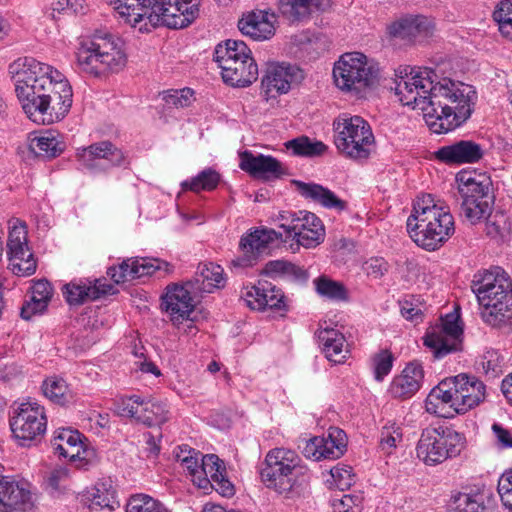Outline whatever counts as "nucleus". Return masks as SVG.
Wrapping results in <instances>:
<instances>
[{
	"label": "nucleus",
	"mask_w": 512,
	"mask_h": 512,
	"mask_svg": "<svg viewBox=\"0 0 512 512\" xmlns=\"http://www.w3.org/2000/svg\"><path fill=\"white\" fill-rule=\"evenodd\" d=\"M395 75L394 90L400 102L422 110L433 133L452 131L471 116L477 100L473 86L450 78L439 79L427 67H399Z\"/></svg>",
	"instance_id": "nucleus-1"
},
{
	"label": "nucleus",
	"mask_w": 512,
	"mask_h": 512,
	"mask_svg": "<svg viewBox=\"0 0 512 512\" xmlns=\"http://www.w3.org/2000/svg\"><path fill=\"white\" fill-rule=\"evenodd\" d=\"M8 72L24 113L37 124H53L66 117L73 91L66 77L31 57L13 61Z\"/></svg>",
	"instance_id": "nucleus-2"
},
{
	"label": "nucleus",
	"mask_w": 512,
	"mask_h": 512,
	"mask_svg": "<svg viewBox=\"0 0 512 512\" xmlns=\"http://www.w3.org/2000/svg\"><path fill=\"white\" fill-rule=\"evenodd\" d=\"M119 16L132 27L143 18L152 25L181 29L199 16L200 0H108Z\"/></svg>",
	"instance_id": "nucleus-3"
},
{
	"label": "nucleus",
	"mask_w": 512,
	"mask_h": 512,
	"mask_svg": "<svg viewBox=\"0 0 512 512\" xmlns=\"http://www.w3.org/2000/svg\"><path fill=\"white\" fill-rule=\"evenodd\" d=\"M486 398V386L475 376L459 374L441 381L428 394L426 411L440 417L464 414Z\"/></svg>",
	"instance_id": "nucleus-4"
},
{
	"label": "nucleus",
	"mask_w": 512,
	"mask_h": 512,
	"mask_svg": "<svg viewBox=\"0 0 512 512\" xmlns=\"http://www.w3.org/2000/svg\"><path fill=\"white\" fill-rule=\"evenodd\" d=\"M407 231L419 247L434 251L454 234V218L448 207L434 202L432 195H422L407 219Z\"/></svg>",
	"instance_id": "nucleus-5"
},
{
	"label": "nucleus",
	"mask_w": 512,
	"mask_h": 512,
	"mask_svg": "<svg viewBox=\"0 0 512 512\" xmlns=\"http://www.w3.org/2000/svg\"><path fill=\"white\" fill-rule=\"evenodd\" d=\"M260 476L267 488L290 498L300 494L309 481L310 473L295 451L274 448L266 454Z\"/></svg>",
	"instance_id": "nucleus-6"
},
{
	"label": "nucleus",
	"mask_w": 512,
	"mask_h": 512,
	"mask_svg": "<svg viewBox=\"0 0 512 512\" xmlns=\"http://www.w3.org/2000/svg\"><path fill=\"white\" fill-rule=\"evenodd\" d=\"M511 287L508 276L499 268L474 275L471 289L477 298L480 315L485 323L499 326L510 318L512 315Z\"/></svg>",
	"instance_id": "nucleus-7"
},
{
	"label": "nucleus",
	"mask_w": 512,
	"mask_h": 512,
	"mask_svg": "<svg viewBox=\"0 0 512 512\" xmlns=\"http://www.w3.org/2000/svg\"><path fill=\"white\" fill-rule=\"evenodd\" d=\"M76 58L79 70L95 77L119 71L126 63L119 40L105 31H96L82 40Z\"/></svg>",
	"instance_id": "nucleus-8"
},
{
	"label": "nucleus",
	"mask_w": 512,
	"mask_h": 512,
	"mask_svg": "<svg viewBox=\"0 0 512 512\" xmlns=\"http://www.w3.org/2000/svg\"><path fill=\"white\" fill-rule=\"evenodd\" d=\"M457 181L459 197L456 201L460 215L473 225L486 220L493 205L490 179L485 175L464 172L457 175Z\"/></svg>",
	"instance_id": "nucleus-9"
},
{
	"label": "nucleus",
	"mask_w": 512,
	"mask_h": 512,
	"mask_svg": "<svg viewBox=\"0 0 512 512\" xmlns=\"http://www.w3.org/2000/svg\"><path fill=\"white\" fill-rule=\"evenodd\" d=\"M335 84L343 91L360 95L378 80L379 67L360 52L343 54L333 68Z\"/></svg>",
	"instance_id": "nucleus-10"
},
{
	"label": "nucleus",
	"mask_w": 512,
	"mask_h": 512,
	"mask_svg": "<svg viewBox=\"0 0 512 512\" xmlns=\"http://www.w3.org/2000/svg\"><path fill=\"white\" fill-rule=\"evenodd\" d=\"M338 150L351 159H366L370 155L374 136L370 125L362 117L340 114L333 123Z\"/></svg>",
	"instance_id": "nucleus-11"
},
{
	"label": "nucleus",
	"mask_w": 512,
	"mask_h": 512,
	"mask_svg": "<svg viewBox=\"0 0 512 512\" xmlns=\"http://www.w3.org/2000/svg\"><path fill=\"white\" fill-rule=\"evenodd\" d=\"M464 444L463 435L451 428L428 427L421 433L416 453L421 461L432 466L458 456Z\"/></svg>",
	"instance_id": "nucleus-12"
},
{
	"label": "nucleus",
	"mask_w": 512,
	"mask_h": 512,
	"mask_svg": "<svg viewBox=\"0 0 512 512\" xmlns=\"http://www.w3.org/2000/svg\"><path fill=\"white\" fill-rule=\"evenodd\" d=\"M46 425L44 407L36 401L21 403L10 418L11 431L24 446L43 436Z\"/></svg>",
	"instance_id": "nucleus-13"
},
{
	"label": "nucleus",
	"mask_w": 512,
	"mask_h": 512,
	"mask_svg": "<svg viewBox=\"0 0 512 512\" xmlns=\"http://www.w3.org/2000/svg\"><path fill=\"white\" fill-rule=\"evenodd\" d=\"M462 333L459 317L449 313L440 319V323L428 329L424 345L431 349L436 359H440L461 349Z\"/></svg>",
	"instance_id": "nucleus-14"
},
{
	"label": "nucleus",
	"mask_w": 512,
	"mask_h": 512,
	"mask_svg": "<svg viewBox=\"0 0 512 512\" xmlns=\"http://www.w3.org/2000/svg\"><path fill=\"white\" fill-rule=\"evenodd\" d=\"M116 412L122 417L135 419L145 426H160L169 419V410L166 404L144 400L138 395L121 397L115 402Z\"/></svg>",
	"instance_id": "nucleus-15"
},
{
	"label": "nucleus",
	"mask_w": 512,
	"mask_h": 512,
	"mask_svg": "<svg viewBox=\"0 0 512 512\" xmlns=\"http://www.w3.org/2000/svg\"><path fill=\"white\" fill-rule=\"evenodd\" d=\"M283 234L273 229H254L241 237L239 248L241 255L232 260L234 267L247 268L268 255L277 240H282Z\"/></svg>",
	"instance_id": "nucleus-16"
},
{
	"label": "nucleus",
	"mask_w": 512,
	"mask_h": 512,
	"mask_svg": "<svg viewBox=\"0 0 512 512\" xmlns=\"http://www.w3.org/2000/svg\"><path fill=\"white\" fill-rule=\"evenodd\" d=\"M77 158L82 166L94 171H106L126 163L124 153L108 141L98 142L78 150Z\"/></svg>",
	"instance_id": "nucleus-17"
},
{
	"label": "nucleus",
	"mask_w": 512,
	"mask_h": 512,
	"mask_svg": "<svg viewBox=\"0 0 512 512\" xmlns=\"http://www.w3.org/2000/svg\"><path fill=\"white\" fill-rule=\"evenodd\" d=\"M157 271L169 274L173 266L157 258H130L122 261L118 266L110 267L107 274L119 284L143 276L153 275Z\"/></svg>",
	"instance_id": "nucleus-18"
},
{
	"label": "nucleus",
	"mask_w": 512,
	"mask_h": 512,
	"mask_svg": "<svg viewBox=\"0 0 512 512\" xmlns=\"http://www.w3.org/2000/svg\"><path fill=\"white\" fill-rule=\"evenodd\" d=\"M34 500L30 485L9 476L0 477V512H31Z\"/></svg>",
	"instance_id": "nucleus-19"
},
{
	"label": "nucleus",
	"mask_w": 512,
	"mask_h": 512,
	"mask_svg": "<svg viewBox=\"0 0 512 512\" xmlns=\"http://www.w3.org/2000/svg\"><path fill=\"white\" fill-rule=\"evenodd\" d=\"M241 299L253 310L285 308L284 293L267 281H259L257 285L244 287L241 290Z\"/></svg>",
	"instance_id": "nucleus-20"
},
{
	"label": "nucleus",
	"mask_w": 512,
	"mask_h": 512,
	"mask_svg": "<svg viewBox=\"0 0 512 512\" xmlns=\"http://www.w3.org/2000/svg\"><path fill=\"white\" fill-rule=\"evenodd\" d=\"M51 445L59 456L69 458L71 461L79 459L88 462L94 456V450L86 446L82 435L77 430L69 428L56 430Z\"/></svg>",
	"instance_id": "nucleus-21"
},
{
	"label": "nucleus",
	"mask_w": 512,
	"mask_h": 512,
	"mask_svg": "<svg viewBox=\"0 0 512 512\" xmlns=\"http://www.w3.org/2000/svg\"><path fill=\"white\" fill-rule=\"evenodd\" d=\"M188 286H191V283L168 285L162 297V306L174 323L188 319L194 310L195 305Z\"/></svg>",
	"instance_id": "nucleus-22"
},
{
	"label": "nucleus",
	"mask_w": 512,
	"mask_h": 512,
	"mask_svg": "<svg viewBox=\"0 0 512 512\" xmlns=\"http://www.w3.org/2000/svg\"><path fill=\"white\" fill-rule=\"evenodd\" d=\"M303 77L302 70L296 65L274 63L268 66L262 86L267 93L285 94L290 90L292 83L301 81Z\"/></svg>",
	"instance_id": "nucleus-23"
},
{
	"label": "nucleus",
	"mask_w": 512,
	"mask_h": 512,
	"mask_svg": "<svg viewBox=\"0 0 512 512\" xmlns=\"http://www.w3.org/2000/svg\"><path fill=\"white\" fill-rule=\"evenodd\" d=\"M483 155V147L472 140H460L435 152L436 159L446 164L476 163Z\"/></svg>",
	"instance_id": "nucleus-24"
},
{
	"label": "nucleus",
	"mask_w": 512,
	"mask_h": 512,
	"mask_svg": "<svg viewBox=\"0 0 512 512\" xmlns=\"http://www.w3.org/2000/svg\"><path fill=\"white\" fill-rule=\"evenodd\" d=\"M240 168L249 174L266 180L280 178L287 174L286 167L276 158L245 151L241 154Z\"/></svg>",
	"instance_id": "nucleus-25"
},
{
	"label": "nucleus",
	"mask_w": 512,
	"mask_h": 512,
	"mask_svg": "<svg viewBox=\"0 0 512 512\" xmlns=\"http://www.w3.org/2000/svg\"><path fill=\"white\" fill-rule=\"evenodd\" d=\"M299 223L294 232L292 240L296 241L297 248H314L320 245L325 239V227L322 220L314 213L299 211Z\"/></svg>",
	"instance_id": "nucleus-26"
},
{
	"label": "nucleus",
	"mask_w": 512,
	"mask_h": 512,
	"mask_svg": "<svg viewBox=\"0 0 512 512\" xmlns=\"http://www.w3.org/2000/svg\"><path fill=\"white\" fill-rule=\"evenodd\" d=\"M432 22L425 16L415 15L402 17L393 22L388 31L390 36L406 42H414L426 37L433 31Z\"/></svg>",
	"instance_id": "nucleus-27"
},
{
	"label": "nucleus",
	"mask_w": 512,
	"mask_h": 512,
	"mask_svg": "<svg viewBox=\"0 0 512 512\" xmlns=\"http://www.w3.org/2000/svg\"><path fill=\"white\" fill-rule=\"evenodd\" d=\"M275 15L267 11H253L238 21V28L242 34L253 40L261 41L274 35Z\"/></svg>",
	"instance_id": "nucleus-28"
},
{
	"label": "nucleus",
	"mask_w": 512,
	"mask_h": 512,
	"mask_svg": "<svg viewBox=\"0 0 512 512\" xmlns=\"http://www.w3.org/2000/svg\"><path fill=\"white\" fill-rule=\"evenodd\" d=\"M423 377L424 373L421 364L411 362L400 375L394 377L390 384L389 392L394 398H410L419 390Z\"/></svg>",
	"instance_id": "nucleus-29"
},
{
	"label": "nucleus",
	"mask_w": 512,
	"mask_h": 512,
	"mask_svg": "<svg viewBox=\"0 0 512 512\" xmlns=\"http://www.w3.org/2000/svg\"><path fill=\"white\" fill-rule=\"evenodd\" d=\"M291 183L302 197L316 202L327 209L341 212L347 208L346 201L340 199L333 191L320 184L305 183L300 180H292Z\"/></svg>",
	"instance_id": "nucleus-30"
},
{
	"label": "nucleus",
	"mask_w": 512,
	"mask_h": 512,
	"mask_svg": "<svg viewBox=\"0 0 512 512\" xmlns=\"http://www.w3.org/2000/svg\"><path fill=\"white\" fill-rule=\"evenodd\" d=\"M221 75L225 83L235 87H246L258 78V67L253 57L236 61L227 68L221 69Z\"/></svg>",
	"instance_id": "nucleus-31"
},
{
	"label": "nucleus",
	"mask_w": 512,
	"mask_h": 512,
	"mask_svg": "<svg viewBox=\"0 0 512 512\" xmlns=\"http://www.w3.org/2000/svg\"><path fill=\"white\" fill-rule=\"evenodd\" d=\"M113 286L103 283L101 280H95L89 283H69L65 286L64 295L70 305H81L88 300H96L101 296L110 293Z\"/></svg>",
	"instance_id": "nucleus-32"
},
{
	"label": "nucleus",
	"mask_w": 512,
	"mask_h": 512,
	"mask_svg": "<svg viewBox=\"0 0 512 512\" xmlns=\"http://www.w3.org/2000/svg\"><path fill=\"white\" fill-rule=\"evenodd\" d=\"M318 340L325 357L332 363H344L349 350L344 335L338 330L324 328L318 331Z\"/></svg>",
	"instance_id": "nucleus-33"
},
{
	"label": "nucleus",
	"mask_w": 512,
	"mask_h": 512,
	"mask_svg": "<svg viewBox=\"0 0 512 512\" xmlns=\"http://www.w3.org/2000/svg\"><path fill=\"white\" fill-rule=\"evenodd\" d=\"M330 0H279V10L288 20L303 21L307 19L313 8L324 9Z\"/></svg>",
	"instance_id": "nucleus-34"
},
{
	"label": "nucleus",
	"mask_w": 512,
	"mask_h": 512,
	"mask_svg": "<svg viewBox=\"0 0 512 512\" xmlns=\"http://www.w3.org/2000/svg\"><path fill=\"white\" fill-rule=\"evenodd\" d=\"M251 50L246 43L241 40L228 39L224 43H219L214 52V60L219 68H227L230 64L247 59Z\"/></svg>",
	"instance_id": "nucleus-35"
},
{
	"label": "nucleus",
	"mask_w": 512,
	"mask_h": 512,
	"mask_svg": "<svg viewBox=\"0 0 512 512\" xmlns=\"http://www.w3.org/2000/svg\"><path fill=\"white\" fill-rule=\"evenodd\" d=\"M28 146L29 150L36 157L43 159H51L58 156L65 147L59 136L52 131L30 138Z\"/></svg>",
	"instance_id": "nucleus-36"
},
{
	"label": "nucleus",
	"mask_w": 512,
	"mask_h": 512,
	"mask_svg": "<svg viewBox=\"0 0 512 512\" xmlns=\"http://www.w3.org/2000/svg\"><path fill=\"white\" fill-rule=\"evenodd\" d=\"M223 268L215 263L198 265L195 281L200 284L199 291L211 293L213 289L224 285Z\"/></svg>",
	"instance_id": "nucleus-37"
},
{
	"label": "nucleus",
	"mask_w": 512,
	"mask_h": 512,
	"mask_svg": "<svg viewBox=\"0 0 512 512\" xmlns=\"http://www.w3.org/2000/svg\"><path fill=\"white\" fill-rule=\"evenodd\" d=\"M8 258L13 274L27 277L35 273L37 263L29 248L8 251Z\"/></svg>",
	"instance_id": "nucleus-38"
},
{
	"label": "nucleus",
	"mask_w": 512,
	"mask_h": 512,
	"mask_svg": "<svg viewBox=\"0 0 512 512\" xmlns=\"http://www.w3.org/2000/svg\"><path fill=\"white\" fill-rule=\"evenodd\" d=\"M226 473L224 462L215 454L201 456L200 472L197 487L207 489L212 480Z\"/></svg>",
	"instance_id": "nucleus-39"
},
{
	"label": "nucleus",
	"mask_w": 512,
	"mask_h": 512,
	"mask_svg": "<svg viewBox=\"0 0 512 512\" xmlns=\"http://www.w3.org/2000/svg\"><path fill=\"white\" fill-rule=\"evenodd\" d=\"M44 396L54 404L64 406L73 400V395L62 378L49 377L42 384Z\"/></svg>",
	"instance_id": "nucleus-40"
},
{
	"label": "nucleus",
	"mask_w": 512,
	"mask_h": 512,
	"mask_svg": "<svg viewBox=\"0 0 512 512\" xmlns=\"http://www.w3.org/2000/svg\"><path fill=\"white\" fill-rule=\"evenodd\" d=\"M322 438L323 442L321 443V451L325 454L324 459H337L344 454L347 439L343 430L339 428H330L328 430V435Z\"/></svg>",
	"instance_id": "nucleus-41"
},
{
	"label": "nucleus",
	"mask_w": 512,
	"mask_h": 512,
	"mask_svg": "<svg viewBox=\"0 0 512 512\" xmlns=\"http://www.w3.org/2000/svg\"><path fill=\"white\" fill-rule=\"evenodd\" d=\"M287 150H291L293 155L303 157H315L324 154L327 146L316 140H311L307 136H300L285 143Z\"/></svg>",
	"instance_id": "nucleus-42"
},
{
	"label": "nucleus",
	"mask_w": 512,
	"mask_h": 512,
	"mask_svg": "<svg viewBox=\"0 0 512 512\" xmlns=\"http://www.w3.org/2000/svg\"><path fill=\"white\" fill-rule=\"evenodd\" d=\"M403 440L401 425L395 422H387L380 432L379 447L385 454H391Z\"/></svg>",
	"instance_id": "nucleus-43"
},
{
	"label": "nucleus",
	"mask_w": 512,
	"mask_h": 512,
	"mask_svg": "<svg viewBox=\"0 0 512 512\" xmlns=\"http://www.w3.org/2000/svg\"><path fill=\"white\" fill-rule=\"evenodd\" d=\"M448 512H484V505L476 496L456 492L451 496L447 506Z\"/></svg>",
	"instance_id": "nucleus-44"
},
{
	"label": "nucleus",
	"mask_w": 512,
	"mask_h": 512,
	"mask_svg": "<svg viewBox=\"0 0 512 512\" xmlns=\"http://www.w3.org/2000/svg\"><path fill=\"white\" fill-rule=\"evenodd\" d=\"M219 180L220 176L216 171L206 169L190 181L183 182L182 187L185 190L188 189L193 192H200L201 190L210 191L217 187Z\"/></svg>",
	"instance_id": "nucleus-45"
},
{
	"label": "nucleus",
	"mask_w": 512,
	"mask_h": 512,
	"mask_svg": "<svg viewBox=\"0 0 512 512\" xmlns=\"http://www.w3.org/2000/svg\"><path fill=\"white\" fill-rule=\"evenodd\" d=\"M126 512H170L162 503L146 494L132 496L127 505Z\"/></svg>",
	"instance_id": "nucleus-46"
},
{
	"label": "nucleus",
	"mask_w": 512,
	"mask_h": 512,
	"mask_svg": "<svg viewBox=\"0 0 512 512\" xmlns=\"http://www.w3.org/2000/svg\"><path fill=\"white\" fill-rule=\"evenodd\" d=\"M165 105L168 108H185L190 106L195 98L194 91L190 88L171 89L165 91L162 96Z\"/></svg>",
	"instance_id": "nucleus-47"
},
{
	"label": "nucleus",
	"mask_w": 512,
	"mask_h": 512,
	"mask_svg": "<svg viewBox=\"0 0 512 512\" xmlns=\"http://www.w3.org/2000/svg\"><path fill=\"white\" fill-rule=\"evenodd\" d=\"M494 20L498 23L500 32L508 38H512V0L501 1L493 13Z\"/></svg>",
	"instance_id": "nucleus-48"
},
{
	"label": "nucleus",
	"mask_w": 512,
	"mask_h": 512,
	"mask_svg": "<svg viewBox=\"0 0 512 512\" xmlns=\"http://www.w3.org/2000/svg\"><path fill=\"white\" fill-rule=\"evenodd\" d=\"M316 291L323 297L332 300H345L347 293L345 287L339 282L320 277L315 280Z\"/></svg>",
	"instance_id": "nucleus-49"
},
{
	"label": "nucleus",
	"mask_w": 512,
	"mask_h": 512,
	"mask_svg": "<svg viewBox=\"0 0 512 512\" xmlns=\"http://www.w3.org/2000/svg\"><path fill=\"white\" fill-rule=\"evenodd\" d=\"M504 358L495 349H487L482 355L479 366L489 377L495 378L502 373Z\"/></svg>",
	"instance_id": "nucleus-50"
},
{
	"label": "nucleus",
	"mask_w": 512,
	"mask_h": 512,
	"mask_svg": "<svg viewBox=\"0 0 512 512\" xmlns=\"http://www.w3.org/2000/svg\"><path fill=\"white\" fill-rule=\"evenodd\" d=\"M330 474L339 490L349 489L355 483L356 476L349 465L337 464L330 469Z\"/></svg>",
	"instance_id": "nucleus-51"
},
{
	"label": "nucleus",
	"mask_w": 512,
	"mask_h": 512,
	"mask_svg": "<svg viewBox=\"0 0 512 512\" xmlns=\"http://www.w3.org/2000/svg\"><path fill=\"white\" fill-rule=\"evenodd\" d=\"M393 365V356L388 350H382L373 357L375 379L382 381L387 376Z\"/></svg>",
	"instance_id": "nucleus-52"
},
{
	"label": "nucleus",
	"mask_w": 512,
	"mask_h": 512,
	"mask_svg": "<svg viewBox=\"0 0 512 512\" xmlns=\"http://www.w3.org/2000/svg\"><path fill=\"white\" fill-rule=\"evenodd\" d=\"M83 501L90 509H102L109 506L110 497L104 488L95 486L83 495Z\"/></svg>",
	"instance_id": "nucleus-53"
},
{
	"label": "nucleus",
	"mask_w": 512,
	"mask_h": 512,
	"mask_svg": "<svg viewBox=\"0 0 512 512\" xmlns=\"http://www.w3.org/2000/svg\"><path fill=\"white\" fill-rule=\"evenodd\" d=\"M300 216L299 211L298 212H290V211H283L280 212L275 222L278 224V227L283 229L285 233V239L284 241H287L288 239H292L294 232L297 228Z\"/></svg>",
	"instance_id": "nucleus-54"
},
{
	"label": "nucleus",
	"mask_w": 512,
	"mask_h": 512,
	"mask_svg": "<svg viewBox=\"0 0 512 512\" xmlns=\"http://www.w3.org/2000/svg\"><path fill=\"white\" fill-rule=\"evenodd\" d=\"M8 251L29 248L27 245V231L24 223L17 222L11 227L8 237Z\"/></svg>",
	"instance_id": "nucleus-55"
},
{
	"label": "nucleus",
	"mask_w": 512,
	"mask_h": 512,
	"mask_svg": "<svg viewBox=\"0 0 512 512\" xmlns=\"http://www.w3.org/2000/svg\"><path fill=\"white\" fill-rule=\"evenodd\" d=\"M52 287L47 280H38L32 287V300H37L42 307H47L52 297Z\"/></svg>",
	"instance_id": "nucleus-56"
},
{
	"label": "nucleus",
	"mask_w": 512,
	"mask_h": 512,
	"mask_svg": "<svg viewBox=\"0 0 512 512\" xmlns=\"http://www.w3.org/2000/svg\"><path fill=\"white\" fill-rule=\"evenodd\" d=\"M502 504L511 505L512 501V469L505 471L498 481L497 487Z\"/></svg>",
	"instance_id": "nucleus-57"
},
{
	"label": "nucleus",
	"mask_w": 512,
	"mask_h": 512,
	"mask_svg": "<svg viewBox=\"0 0 512 512\" xmlns=\"http://www.w3.org/2000/svg\"><path fill=\"white\" fill-rule=\"evenodd\" d=\"M360 502L358 496L344 495L341 499L333 500V512H358Z\"/></svg>",
	"instance_id": "nucleus-58"
},
{
	"label": "nucleus",
	"mask_w": 512,
	"mask_h": 512,
	"mask_svg": "<svg viewBox=\"0 0 512 512\" xmlns=\"http://www.w3.org/2000/svg\"><path fill=\"white\" fill-rule=\"evenodd\" d=\"M323 442V438L314 437L305 442L304 447L302 448V453L308 459H313L315 461L324 459V455L321 447V443Z\"/></svg>",
	"instance_id": "nucleus-59"
},
{
	"label": "nucleus",
	"mask_w": 512,
	"mask_h": 512,
	"mask_svg": "<svg viewBox=\"0 0 512 512\" xmlns=\"http://www.w3.org/2000/svg\"><path fill=\"white\" fill-rule=\"evenodd\" d=\"M291 263L285 260H273L266 263L263 273L270 277L286 276Z\"/></svg>",
	"instance_id": "nucleus-60"
},
{
	"label": "nucleus",
	"mask_w": 512,
	"mask_h": 512,
	"mask_svg": "<svg viewBox=\"0 0 512 512\" xmlns=\"http://www.w3.org/2000/svg\"><path fill=\"white\" fill-rule=\"evenodd\" d=\"M226 473H222L221 476L216 477L209 484V487L216 490L219 494L225 497H230L234 494V487L232 483L226 478Z\"/></svg>",
	"instance_id": "nucleus-61"
},
{
	"label": "nucleus",
	"mask_w": 512,
	"mask_h": 512,
	"mask_svg": "<svg viewBox=\"0 0 512 512\" xmlns=\"http://www.w3.org/2000/svg\"><path fill=\"white\" fill-rule=\"evenodd\" d=\"M201 456L202 454L189 456V459L181 464V467L187 472V475L191 477V480L195 485H197L198 475L200 472Z\"/></svg>",
	"instance_id": "nucleus-62"
},
{
	"label": "nucleus",
	"mask_w": 512,
	"mask_h": 512,
	"mask_svg": "<svg viewBox=\"0 0 512 512\" xmlns=\"http://www.w3.org/2000/svg\"><path fill=\"white\" fill-rule=\"evenodd\" d=\"M366 270L369 275L378 278L388 270V264L383 258H374L366 263Z\"/></svg>",
	"instance_id": "nucleus-63"
},
{
	"label": "nucleus",
	"mask_w": 512,
	"mask_h": 512,
	"mask_svg": "<svg viewBox=\"0 0 512 512\" xmlns=\"http://www.w3.org/2000/svg\"><path fill=\"white\" fill-rule=\"evenodd\" d=\"M401 314L405 319L417 322L421 319L423 311L418 305L405 300L401 303Z\"/></svg>",
	"instance_id": "nucleus-64"
}]
</instances>
